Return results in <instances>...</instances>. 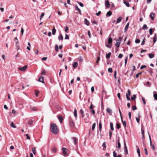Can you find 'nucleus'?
I'll list each match as a JSON object with an SVG mask.
<instances>
[{
  "label": "nucleus",
  "mask_w": 157,
  "mask_h": 157,
  "mask_svg": "<svg viewBox=\"0 0 157 157\" xmlns=\"http://www.w3.org/2000/svg\"><path fill=\"white\" fill-rule=\"evenodd\" d=\"M145 38H144L143 41H142V43L141 44L142 45H144V44L145 43Z\"/></svg>",
  "instance_id": "50"
},
{
  "label": "nucleus",
  "mask_w": 157,
  "mask_h": 157,
  "mask_svg": "<svg viewBox=\"0 0 157 157\" xmlns=\"http://www.w3.org/2000/svg\"><path fill=\"white\" fill-rule=\"evenodd\" d=\"M56 30L55 29V27H53V28L52 30V34L53 35H54L56 33Z\"/></svg>",
  "instance_id": "24"
},
{
  "label": "nucleus",
  "mask_w": 157,
  "mask_h": 157,
  "mask_svg": "<svg viewBox=\"0 0 157 157\" xmlns=\"http://www.w3.org/2000/svg\"><path fill=\"white\" fill-rule=\"evenodd\" d=\"M78 59L80 61H82L83 60V58L81 56L79 57L78 58Z\"/></svg>",
  "instance_id": "62"
},
{
  "label": "nucleus",
  "mask_w": 157,
  "mask_h": 157,
  "mask_svg": "<svg viewBox=\"0 0 157 157\" xmlns=\"http://www.w3.org/2000/svg\"><path fill=\"white\" fill-rule=\"evenodd\" d=\"M116 127L117 128L119 129L121 128V125L119 124H116Z\"/></svg>",
  "instance_id": "45"
},
{
  "label": "nucleus",
  "mask_w": 157,
  "mask_h": 157,
  "mask_svg": "<svg viewBox=\"0 0 157 157\" xmlns=\"http://www.w3.org/2000/svg\"><path fill=\"white\" fill-rule=\"evenodd\" d=\"M27 67V65H25L23 67H20L18 68V69L20 71H25Z\"/></svg>",
  "instance_id": "3"
},
{
  "label": "nucleus",
  "mask_w": 157,
  "mask_h": 157,
  "mask_svg": "<svg viewBox=\"0 0 157 157\" xmlns=\"http://www.w3.org/2000/svg\"><path fill=\"white\" fill-rule=\"evenodd\" d=\"M131 94V92L129 90H128V93L126 94V98L128 101H129L130 100V96Z\"/></svg>",
  "instance_id": "4"
},
{
  "label": "nucleus",
  "mask_w": 157,
  "mask_h": 157,
  "mask_svg": "<svg viewBox=\"0 0 157 157\" xmlns=\"http://www.w3.org/2000/svg\"><path fill=\"white\" fill-rule=\"evenodd\" d=\"M50 130L52 133L54 134H57L59 131L57 126L54 123L51 124Z\"/></svg>",
  "instance_id": "1"
},
{
  "label": "nucleus",
  "mask_w": 157,
  "mask_h": 157,
  "mask_svg": "<svg viewBox=\"0 0 157 157\" xmlns=\"http://www.w3.org/2000/svg\"><path fill=\"white\" fill-rule=\"evenodd\" d=\"M88 34L89 37L90 38L91 37V34L90 31H88Z\"/></svg>",
  "instance_id": "61"
},
{
  "label": "nucleus",
  "mask_w": 157,
  "mask_h": 157,
  "mask_svg": "<svg viewBox=\"0 0 157 157\" xmlns=\"http://www.w3.org/2000/svg\"><path fill=\"white\" fill-rule=\"evenodd\" d=\"M122 17L121 16L119 17L118 18H117V20L116 24L120 23L121 21L122 20Z\"/></svg>",
  "instance_id": "10"
},
{
  "label": "nucleus",
  "mask_w": 157,
  "mask_h": 157,
  "mask_svg": "<svg viewBox=\"0 0 157 157\" xmlns=\"http://www.w3.org/2000/svg\"><path fill=\"white\" fill-rule=\"evenodd\" d=\"M128 116L129 119L130 120H131V113L130 112H129L128 113Z\"/></svg>",
  "instance_id": "55"
},
{
  "label": "nucleus",
  "mask_w": 157,
  "mask_h": 157,
  "mask_svg": "<svg viewBox=\"0 0 157 157\" xmlns=\"http://www.w3.org/2000/svg\"><path fill=\"white\" fill-rule=\"evenodd\" d=\"M141 133L142 137L143 138L144 137V131L143 129H141Z\"/></svg>",
  "instance_id": "46"
},
{
  "label": "nucleus",
  "mask_w": 157,
  "mask_h": 157,
  "mask_svg": "<svg viewBox=\"0 0 157 157\" xmlns=\"http://www.w3.org/2000/svg\"><path fill=\"white\" fill-rule=\"evenodd\" d=\"M32 152L35 155L36 154V148L35 147H33L32 148Z\"/></svg>",
  "instance_id": "37"
},
{
  "label": "nucleus",
  "mask_w": 157,
  "mask_h": 157,
  "mask_svg": "<svg viewBox=\"0 0 157 157\" xmlns=\"http://www.w3.org/2000/svg\"><path fill=\"white\" fill-rule=\"evenodd\" d=\"M149 57L150 58H152L154 57V55L152 53L149 54Z\"/></svg>",
  "instance_id": "32"
},
{
  "label": "nucleus",
  "mask_w": 157,
  "mask_h": 157,
  "mask_svg": "<svg viewBox=\"0 0 157 157\" xmlns=\"http://www.w3.org/2000/svg\"><path fill=\"white\" fill-rule=\"evenodd\" d=\"M124 3L125 5L128 7H129L130 6L128 2L124 1Z\"/></svg>",
  "instance_id": "20"
},
{
  "label": "nucleus",
  "mask_w": 157,
  "mask_h": 157,
  "mask_svg": "<svg viewBox=\"0 0 157 157\" xmlns=\"http://www.w3.org/2000/svg\"><path fill=\"white\" fill-rule=\"evenodd\" d=\"M78 4L81 7H83L84 6L83 4L81 2H78Z\"/></svg>",
  "instance_id": "63"
},
{
  "label": "nucleus",
  "mask_w": 157,
  "mask_h": 157,
  "mask_svg": "<svg viewBox=\"0 0 157 157\" xmlns=\"http://www.w3.org/2000/svg\"><path fill=\"white\" fill-rule=\"evenodd\" d=\"M78 66V63L77 62H75L73 64V67L74 68Z\"/></svg>",
  "instance_id": "19"
},
{
  "label": "nucleus",
  "mask_w": 157,
  "mask_h": 157,
  "mask_svg": "<svg viewBox=\"0 0 157 157\" xmlns=\"http://www.w3.org/2000/svg\"><path fill=\"white\" fill-rule=\"evenodd\" d=\"M113 157H117V153L115 151H114L113 152Z\"/></svg>",
  "instance_id": "51"
},
{
  "label": "nucleus",
  "mask_w": 157,
  "mask_h": 157,
  "mask_svg": "<svg viewBox=\"0 0 157 157\" xmlns=\"http://www.w3.org/2000/svg\"><path fill=\"white\" fill-rule=\"evenodd\" d=\"M111 55V53L109 52L106 55V57L107 59H109Z\"/></svg>",
  "instance_id": "26"
},
{
  "label": "nucleus",
  "mask_w": 157,
  "mask_h": 157,
  "mask_svg": "<svg viewBox=\"0 0 157 157\" xmlns=\"http://www.w3.org/2000/svg\"><path fill=\"white\" fill-rule=\"evenodd\" d=\"M112 43V40L111 37H109L108 40V43L109 44H110Z\"/></svg>",
  "instance_id": "17"
},
{
  "label": "nucleus",
  "mask_w": 157,
  "mask_h": 157,
  "mask_svg": "<svg viewBox=\"0 0 157 157\" xmlns=\"http://www.w3.org/2000/svg\"><path fill=\"white\" fill-rule=\"evenodd\" d=\"M69 125L71 128H74L75 126V124L74 121L72 120H71L69 121Z\"/></svg>",
  "instance_id": "5"
},
{
  "label": "nucleus",
  "mask_w": 157,
  "mask_h": 157,
  "mask_svg": "<svg viewBox=\"0 0 157 157\" xmlns=\"http://www.w3.org/2000/svg\"><path fill=\"white\" fill-rule=\"evenodd\" d=\"M155 14L153 13H151L150 14V17L151 20H153L154 19Z\"/></svg>",
  "instance_id": "21"
},
{
  "label": "nucleus",
  "mask_w": 157,
  "mask_h": 157,
  "mask_svg": "<svg viewBox=\"0 0 157 157\" xmlns=\"http://www.w3.org/2000/svg\"><path fill=\"white\" fill-rule=\"evenodd\" d=\"M74 114L75 117V118L77 117V110H76V109H74Z\"/></svg>",
  "instance_id": "16"
},
{
  "label": "nucleus",
  "mask_w": 157,
  "mask_h": 157,
  "mask_svg": "<svg viewBox=\"0 0 157 157\" xmlns=\"http://www.w3.org/2000/svg\"><path fill=\"white\" fill-rule=\"evenodd\" d=\"M35 92L36 96L37 97L38 96V94L39 93V91L38 90H35Z\"/></svg>",
  "instance_id": "40"
},
{
  "label": "nucleus",
  "mask_w": 157,
  "mask_h": 157,
  "mask_svg": "<svg viewBox=\"0 0 157 157\" xmlns=\"http://www.w3.org/2000/svg\"><path fill=\"white\" fill-rule=\"evenodd\" d=\"M21 36H22V35H23V33H24V29H23V28H21Z\"/></svg>",
  "instance_id": "43"
},
{
  "label": "nucleus",
  "mask_w": 157,
  "mask_h": 157,
  "mask_svg": "<svg viewBox=\"0 0 157 157\" xmlns=\"http://www.w3.org/2000/svg\"><path fill=\"white\" fill-rule=\"evenodd\" d=\"M121 120L122 123L123 124V126L125 127H126V123L125 121H123V120L122 118V119H121Z\"/></svg>",
  "instance_id": "25"
},
{
  "label": "nucleus",
  "mask_w": 157,
  "mask_h": 157,
  "mask_svg": "<svg viewBox=\"0 0 157 157\" xmlns=\"http://www.w3.org/2000/svg\"><path fill=\"white\" fill-rule=\"evenodd\" d=\"M153 97L154 99L157 100V94L156 93V92L155 91L153 92Z\"/></svg>",
  "instance_id": "11"
},
{
  "label": "nucleus",
  "mask_w": 157,
  "mask_h": 157,
  "mask_svg": "<svg viewBox=\"0 0 157 157\" xmlns=\"http://www.w3.org/2000/svg\"><path fill=\"white\" fill-rule=\"evenodd\" d=\"M69 36L67 35V34H66V35H65V39H69Z\"/></svg>",
  "instance_id": "54"
},
{
  "label": "nucleus",
  "mask_w": 157,
  "mask_h": 157,
  "mask_svg": "<svg viewBox=\"0 0 157 157\" xmlns=\"http://www.w3.org/2000/svg\"><path fill=\"white\" fill-rule=\"evenodd\" d=\"M63 153L65 155H67V149L65 147H63L62 149Z\"/></svg>",
  "instance_id": "6"
},
{
  "label": "nucleus",
  "mask_w": 157,
  "mask_h": 157,
  "mask_svg": "<svg viewBox=\"0 0 157 157\" xmlns=\"http://www.w3.org/2000/svg\"><path fill=\"white\" fill-rule=\"evenodd\" d=\"M140 116V113H139L138 114V117L136 118V120L137 122L138 123H139Z\"/></svg>",
  "instance_id": "13"
},
{
  "label": "nucleus",
  "mask_w": 157,
  "mask_h": 157,
  "mask_svg": "<svg viewBox=\"0 0 157 157\" xmlns=\"http://www.w3.org/2000/svg\"><path fill=\"white\" fill-rule=\"evenodd\" d=\"M72 139L73 140L74 144H76V138L74 137Z\"/></svg>",
  "instance_id": "42"
},
{
  "label": "nucleus",
  "mask_w": 157,
  "mask_h": 157,
  "mask_svg": "<svg viewBox=\"0 0 157 157\" xmlns=\"http://www.w3.org/2000/svg\"><path fill=\"white\" fill-rule=\"evenodd\" d=\"M58 38L59 40H60V39H61L62 40H63V36L62 35H60V36H58Z\"/></svg>",
  "instance_id": "36"
},
{
  "label": "nucleus",
  "mask_w": 157,
  "mask_h": 157,
  "mask_svg": "<svg viewBox=\"0 0 157 157\" xmlns=\"http://www.w3.org/2000/svg\"><path fill=\"white\" fill-rule=\"evenodd\" d=\"M124 151H125V154L126 155L128 154V150L127 149V146L126 145V144L125 142V141L124 142Z\"/></svg>",
  "instance_id": "7"
},
{
  "label": "nucleus",
  "mask_w": 157,
  "mask_h": 157,
  "mask_svg": "<svg viewBox=\"0 0 157 157\" xmlns=\"http://www.w3.org/2000/svg\"><path fill=\"white\" fill-rule=\"evenodd\" d=\"M105 5L106 8H109L110 7V4L109 1L108 0H107L105 1Z\"/></svg>",
  "instance_id": "8"
},
{
  "label": "nucleus",
  "mask_w": 157,
  "mask_h": 157,
  "mask_svg": "<svg viewBox=\"0 0 157 157\" xmlns=\"http://www.w3.org/2000/svg\"><path fill=\"white\" fill-rule=\"evenodd\" d=\"M33 121L32 120H30L28 122V124L29 125H32L33 123Z\"/></svg>",
  "instance_id": "29"
},
{
  "label": "nucleus",
  "mask_w": 157,
  "mask_h": 157,
  "mask_svg": "<svg viewBox=\"0 0 157 157\" xmlns=\"http://www.w3.org/2000/svg\"><path fill=\"white\" fill-rule=\"evenodd\" d=\"M68 30V28L67 26L65 28V32L66 33H67V31Z\"/></svg>",
  "instance_id": "64"
},
{
  "label": "nucleus",
  "mask_w": 157,
  "mask_h": 157,
  "mask_svg": "<svg viewBox=\"0 0 157 157\" xmlns=\"http://www.w3.org/2000/svg\"><path fill=\"white\" fill-rule=\"evenodd\" d=\"M156 40H157V36H156V34H155V36L153 38V42L154 43H155L156 42Z\"/></svg>",
  "instance_id": "18"
},
{
  "label": "nucleus",
  "mask_w": 157,
  "mask_h": 157,
  "mask_svg": "<svg viewBox=\"0 0 157 157\" xmlns=\"http://www.w3.org/2000/svg\"><path fill=\"white\" fill-rule=\"evenodd\" d=\"M10 125L11 127L14 128H16V127L14 125V123L13 122H12V123H11Z\"/></svg>",
  "instance_id": "33"
},
{
  "label": "nucleus",
  "mask_w": 157,
  "mask_h": 157,
  "mask_svg": "<svg viewBox=\"0 0 157 157\" xmlns=\"http://www.w3.org/2000/svg\"><path fill=\"white\" fill-rule=\"evenodd\" d=\"M75 9L77 10L78 11L79 13L80 14H81V10H80V9L78 8V6L77 5H76L75 6Z\"/></svg>",
  "instance_id": "27"
},
{
  "label": "nucleus",
  "mask_w": 157,
  "mask_h": 157,
  "mask_svg": "<svg viewBox=\"0 0 157 157\" xmlns=\"http://www.w3.org/2000/svg\"><path fill=\"white\" fill-rule=\"evenodd\" d=\"M44 13H42V14H41V15L40 17V20H41L42 19V17H44Z\"/></svg>",
  "instance_id": "39"
},
{
  "label": "nucleus",
  "mask_w": 157,
  "mask_h": 157,
  "mask_svg": "<svg viewBox=\"0 0 157 157\" xmlns=\"http://www.w3.org/2000/svg\"><path fill=\"white\" fill-rule=\"evenodd\" d=\"M12 113H13L14 115H16V111L14 109H13L12 110Z\"/></svg>",
  "instance_id": "58"
},
{
  "label": "nucleus",
  "mask_w": 157,
  "mask_h": 157,
  "mask_svg": "<svg viewBox=\"0 0 157 157\" xmlns=\"http://www.w3.org/2000/svg\"><path fill=\"white\" fill-rule=\"evenodd\" d=\"M142 100L144 104V105H145L146 104V102L145 101V98L144 97H142Z\"/></svg>",
  "instance_id": "52"
},
{
  "label": "nucleus",
  "mask_w": 157,
  "mask_h": 157,
  "mask_svg": "<svg viewBox=\"0 0 157 157\" xmlns=\"http://www.w3.org/2000/svg\"><path fill=\"white\" fill-rule=\"evenodd\" d=\"M140 40L139 39H136L135 40V42L136 43H139L140 42Z\"/></svg>",
  "instance_id": "56"
},
{
  "label": "nucleus",
  "mask_w": 157,
  "mask_h": 157,
  "mask_svg": "<svg viewBox=\"0 0 157 157\" xmlns=\"http://www.w3.org/2000/svg\"><path fill=\"white\" fill-rule=\"evenodd\" d=\"M84 23L87 26H89L90 25L89 22L86 19H85Z\"/></svg>",
  "instance_id": "12"
},
{
  "label": "nucleus",
  "mask_w": 157,
  "mask_h": 157,
  "mask_svg": "<svg viewBox=\"0 0 157 157\" xmlns=\"http://www.w3.org/2000/svg\"><path fill=\"white\" fill-rule=\"evenodd\" d=\"M108 71L110 73H112L113 72L112 69L111 68H109L108 69Z\"/></svg>",
  "instance_id": "47"
},
{
  "label": "nucleus",
  "mask_w": 157,
  "mask_h": 157,
  "mask_svg": "<svg viewBox=\"0 0 157 157\" xmlns=\"http://www.w3.org/2000/svg\"><path fill=\"white\" fill-rule=\"evenodd\" d=\"M96 126V124L95 123H94L92 126V130H94Z\"/></svg>",
  "instance_id": "41"
},
{
  "label": "nucleus",
  "mask_w": 157,
  "mask_h": 157,
  "mask_svg": "<svg viewBox=\"0 0 157 157\" xmlns=\"http://www.w3.org/2000/svg\"><path fill=\"white\" fill-rule=\"evenodd\" d=\"M38 81L40 82H41L42 83H44V77L42 76H40L39 78Z\"/></svg>",
  "instance_id": "9"
},
{
  "label": "nucleus",
  "mask_w": 157,
  "mask_h": 157,
  "mask_svg": "<svg viewBox=\"0 0 157 157\" xmlns=\"http://www.w3.org/2000/svg\"><path fill=\"white\" fill-rule=\"evenodd\" d=\"M137 109L136 107V106H133L132 107V109L133 110H135Z\"/></svg>",
  "instance_id": "59"
},
{
  "label": "nucleus",
  "mask_w": 157,
  "mask_h": 157,
  "mask_svg": "<svg viewBox=\"0 0 157 157\" xmlns=\"http://www.w3.org/2000/svg\"><path fill=\"white\" fill-rule=\"evenodd\" d=\"M137 153L138 154V155H139V157H140V149H139V148H138L137 149Z\"/></svg>",
  "instance_id": "44"
},
{
  "label": "nucleus",
  "mask_w": 157,
  "mask_h": 157,
  "mask_svg": "<svg viewBox=\"0 0 157 157\" xmlns=\"http://www.w3.org/2000/svg\"><path fill=\"white\" fill-rule=\"evenodd\" d=\"M117 148L119 149H120L121 148V144L119 142H117Z\"/></svg>",
  "instance_id": "38"
},
{
  "label": "nucleus",
  "mask_w": 157,
  "mask_h": 157,
  "mask_svg": "<svg viewBox=\"0 0 157 157\" xmlns=\"http://www.w3.org/2000/svg\"><path fill=\"white\" fill-rule=\"evenodd\" d=\"M102 128V124H101V121H100L99 123V130L100 132L101 131V129Z\"/></svg>",
  "instance_id": "22"
},
{
  "label": "nucleus",
  "mask_w": 157,
  "mask_h": 157,
  "mask_svg": "<svg viewBox=\"0 0 157 157\" xmlns=\"http://www.w3.org/2000/svg\"><path fill=\"white\" fill-rule=\"evenodd\" d=\"M58 119L59 120V121L61 122H62V121L63 120V118L61 116H59L58 117Z\"/></svg>",
  "instance_id": "31"
},
{
  "label": "nucleus",
  "mask_w": 157,
  "mask_h": 157,
  "mask_svg": "<svg viewBox=\"0 0 157 157\" xmlns=\"http://www.w3.org/2000/svg\"><path fill=\"white\" fill-rule=\"evenodd\" d=\"M129 25V23L128 22V23H127V24H126V25L125 27V28L124 29V32H127V31L128 28V27Z\"/></svg>",
  "instance_id": "14"
},
{
  "label": "nucleus",
  "mask_w": 157,
  "mask_h": 157,
  "mask_svg": "<svg viewBox=\"0 0 157 157\" xmlns=\"http://www.w3.org/2000/svg\"><path fill=\"white\" fill-rule=\"evenodd\" d=\"M55 49L56 51H57L59 49L58 46L57 44H56L55 46Z\"/></svg>",
  "instance_id": "35"
},
{
  "label": "nucleus",
  "mask_w": 157,
  "mask_h": 157,
  "mask_svg": "<svg viewBox=\"0 0 157 157\" xmlns=\"http://www.w3.org/2000/svg\"><path fill=\"white\" fill-rule=\"evenodd\" d=\"M112 13L111 11H109L106 14V17H109L111 15Z\"/></svg>",
  "instance_id": "15"
},
{
  "label": "nucleus",
  "mask_w": 157,
  "mask_h": 157,
  "mask_svg": "<svg viewBox=\"0 0 157 157\" xmlns=\"http://www.w3.org/2000/svg\"><path fill=\"white\" fill-rule=\"evenodd\" d=\"M149 33L151 35L153 33H152V29L151 28L149 29Z\"/></svg>",
  "instance_id": "48"
},
{
  "label": "nucleus",
  "mask_w": 157,
  "mask_h": 157,
  "mask_svg": "<svg viewBox=\"0 0 157 157\" xmlns=\"http://www.w3.org/2000/svg\"><path fill=\"white\" fill-rule=\"evenodd\" d=\"M110 129L112 130L113 131L114 130V128H113V124L111 122L110 123Z\"/></svg>",
  "instance_id": "28"
},
{
  "label": "nucleus",
  "mask_w": 157,
  "mask_h": 157,
  "mask_svg": "<svg viewBox=\"0 0 157 157\" xmlns=\"http://www.w3.org/2000/svg\"><path fill=\"white\" fill-rule=\"evenodd\" d=\"M136 98V96L135 94L133 95L131 97V99L132 100H134Z\"/></svg>",
  "instance_id": "30"
},
{
  "label": "nucleus",
  "mask_w": 157,
  "mask_h": 157,
  "mask_svg": "<svg viewBox=\"0 0 157 157\" xmlns=\"http://www.w3.org/2000/svg\"><path fill=\"white\" fill-rule=\"evenodd\" d=\"M121 41V38L119 37V38L117 40V42L115 44L116 46L117 47H119Z\"/></svg>",
  "instance_id": "2"
},
{
  "label": "nucleus",
  "mask_w": 157,
  "mask_h": 157,
  "mask_svg": "<svg viewBox=\"0 0 157 157\" xmlns=\"http://www.w3.org/2000/svg\"><path fill=\"white\" fill-rule=\"evenodd\" d=\"M46 74V71L44 70H43L41 74L42 75H45Z\"/></svg>",
  "instance_id": "53"
},
{
  "label": "nucleus",
  "mask_w": 157,
  "mask_h": 157,
  "mask_svg": "<svg viewBox=\"0 0 157 157\" xmlns=\"http://www.w3.org/2000/svg\"><path fill=\"white\" fill-rule=\"evenodd\" d=\"M147 26L146 25H144L143 27V29H145L146 28H147Z\"/></svg>",
  "instance_id": "60"
},
{
  "label": "nucleus",
  "mask_w": 157,
  "mask_h": 157,
  "mask_svg": "<svg viewBox=\"0 0 157 157\" xmlns=\"http://www.w3.org/2000/svg\"><path fill=\"white\" fill-rule=\"evenodd\" d=\"M31 109L33 111H36L37 110V109L36 107H31Z\"/></svg>",
  "instance_id": "34"
},
{
  "label": "nucleus",
  "mask_w": 157,
  "mask_h": 157,
  "mask_svg": "<svg viewBox=\"0 0 157 157\" xmlns=\"http://www.w3.org/2000/svg\"><path fill=\"white\" fill-rule=\"evenodd\" d=\"M107 111L108 113L110 114H111L112 113V110L109 108H107Z\"/></svg>",
  "instance_id": "23"
},
{
  "label": "nucleus",
  "mask_w": 157,
  "mask_h": 157,
  "mask_svg": "<svg viewBox=\"0 0 157 157\" xmlns=\"http://www.w3.org/2000/svg\"><path fill=\"white\" fill-rule=\"evenodd\" d=\"M128 61V57H126L125 59V66H126L127 64Z\"/></svg>",
  "instance_id": "49"
},
{
  "label": "nucleus",
  "mask_w": 157,
  "mask_h": 157,
  "mask_svg": "<svg viewBox=\"0 0 157 157\" xmlns=\"http://www.w3.org/2000/svg\"><path fill=\"white\" fill-rule=\"evenodd\" d=\"M90 112L92 113L94 115L95 114V111L94 109H92L90 111Z\"/></svg>",
  "instance_id": "57"
}]
</instances>
